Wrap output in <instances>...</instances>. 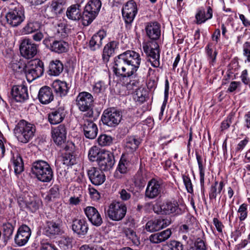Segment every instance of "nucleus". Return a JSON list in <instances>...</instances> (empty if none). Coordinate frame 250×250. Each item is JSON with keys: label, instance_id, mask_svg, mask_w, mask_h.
Listing matches in <instances>:
<instances>
[{"label": "nucleus", "instance_id": "nucleus-1", "mask_svg": "<svg viewBox=\"0 0 250 250\" xmlns=\"http://www.w3.org/2000/svg\"><path fill=\"white\" fill-rule=\"evenodd\" d=\"M141 62V58L138 53L126 51L114 58L113 72L118 77H130L136 74Z\"/></svg>", "mask_w": 250, "mask_h": 250}, {"label": "nucleus", "instance_id": "nucleus-2", "mask_svg": "<svg viewBox=\"0 0 250 250\" xmlns=\"http://www.w3.org/2000/svg\"><path fill=\"white\" fill-rule=\"evenodd\" d=\"M31 173L39 181L43 183H49L54 177L53 171L50 165L43 160H37L32 163Z\"/></svg>", "mask_w": 250, "mask_h": 250}, {"label": "nucleus", "instance_id": "nucleus-3", "mask_svg": "<svg viewBox=\"0 0 250 250\" xmlns=\"http://www.w3.org/2000/svg\"><path fill=\"white\" fill-rule=\"evenodd\" d=\"M36 129L34 124L24 120L19 121L14 132L18 140L22 143H27L34 136Z\"/></svg>", "mask_w": 250, "mask_h": 250}, {"label": "nucleus", "instance_id": "nucleus-4", "mask_svg": "<svg viewBox=\"0 0 250 250\" xmlns=\"http://www.w3.org/2000/svg\"><path fill=\"white\" fill-rule=\"evenodd\" d=\"M154 212L160 215H174L181 214L183 210L179 207V204L176 201H166L162 203H156L153 206Z\"/></svg>", "mask_w": 250, "mask_h": 250}, {"label": "nucleus", "instance_id": "nucleus-5", "mask_svg": "<svg viewBox=\"0 0 250 250\" xmlns=\"http://www.w3.org/2000/svg\"><path fill=\"white\" fill-rule=\"evenodd\" d=\"M93 96L87 92L80 93L76 98V104L79 109L81 111L87 112L86 113L83 115V116L86 118L93 116Z\"/></svg>", "mask_w": 250, "mask_h": 250}, {"label": "nucleus", "instance_id": "nucleus-6", "mask_svg": "<svg viewBox=\"0 0 250 250\" xmlns=\"http://www.w3.org/2000/svg\"><path fill=\"white\" fill-rule=\"evenodd\" d=\"M102 6L100 0H90L83 11V25H89L98 15Z\"/></svg>", "mask_w": 250, "mask_h": 250}, {"label": "nucleus", "instance_id": "nucleus-7", "mask_svg": "<svg viewBox=\"0 0 250 250\" xmlns=\"http://www.w3.org/2000/svg\"><path fill=\"white\" fill-rule=\"evenodd\" d=\"M143 48L146 54L147 61L151 65L155 68L160 65V49L158 44L156 42H146L143 44Z\"/></svg>", "mask_w": 250, "mask_h": 250}, {"label": "nucleus", "instance_id": "nucleus-8", "mask_svg": "<svg viewBox=\"0 0 250 250\" xmlns=\"http://www.w3.org/2000/svg\"><path fill=\"white\" fill-rule=\"evenodd\" d=\"M126 211L125 204L119 202H113L105 212V216L112 221H119L125 217Z\"/></svg>", "mask_w": 250, "mask_h": 250}, {"label": "nucleus", "instance_id": "nucleus-9", "mask_svg": "<svg viewBox=\"0 0 250 250\" xmlns=\"http://www.w3.org/2000/svg\"><path fill=\"white\" fill-rule=\"evenodd\" d=\"M43 72V62L39 59L31 61L26 66L25 70L26 77L29 81H32L42 76Z\"/></svg>", "mask_w": 250, "mask_h": 250}, {"label": "nucleus", "instance_id": "nucleus-10", "mask_svg": "<svg viewBox=\"0 0 250 250\" xmlns=\"http://www.w3.org/2000/svg\"><path fill=\"white\" fill-rule=\"evenodd\" d=\"M122 118L121 110L115 108H109L104 110L101 120L104 125L110 127H115L119 125Z\"/></svg>", "mask_w": 250, "mask_h": 250}, {"label": "nucleus", "instance_id": "nucleus-11", "mask_svg": "<svg viewBox=\"0 0 250 250\" xmlns=\"http://www.w3.org/2000/svg\"><path fill=\"white\" fill-rule=\"evenodd\" d=\"M7 24L13 27L20 25L25 19L24 11L22 7L18 6L10 10L6 15Z\"/></svg>", "mask_w": 250, "mask_h": 250}, {"label": "nucleus", "instance_id": "nucleus-12", "mask_svg": "<svg viewBox=\"0 0 250 250\" xmlns=\"http://www.w3.org/2000/svg\"><path fill=\"white\" fill-rule=\"evenodd\" d=\"M20 50L21 55L27 59L33 58L37 53L38 45L29 39H25L21 43Z\"/></svg>", "mask_w": 250, "mask_h": 250}, {"label": "nucleus", "instance_id": "nucleus-13", "mask_svg": "<svg viewBox=\"0 0 250 250\" xmlns=\"http://www.w3.org/2000/svg\"><path fill=\"white\" fill-rule=\"evenodd\" d=\"M122 15L126 24H130L137 13V4L134 1H127L122 8Z\"/></svg>", "mask_w": 250, "mask_h": 250}, {"label": "nucleus", "instance_id": "nucleus-14", "mask_svg": "<svg viewBox=\"0 0 250 250\" xmlns=\"http://www.w3.org/2000/svg\"><path fill=\"white\" fill-rule=\"evenodd\" d=\"M84 116L81 121V127L83 131L84 136L89 139H95L98 134V128L97 125L92 121L87 118L84 119Z\"/></svg>", "mask_w": 250, "mask_h": 250}, {"label": "nucleus", "instance_id": "nucleus-15", "mask_svg": "<svg viewBox=\"0 0 250 250\" xmlns=\"http://www.w3.org/2000/svg\"><path fill=\"white\" fill-rule=\"evenodd\" d=\"M66 128L63 124L52 129V138L56 145L60 146H64L66 142Z\"/></svg>", "mask_w": 250, "mask_h": 250}, {"label": "nucleus", "instance_id": "nucleus-16", "mask_svg": "<svg viewBox=\"0 0 250 250\" xmlns=\"http://www.w3.org/2000/svg\"><path fill=\"white\" fill-rule=\"evenodd\" d=\"M97 163L101 170H109L113 167L115 164L114 156L112 153L105 150L104 153H102L101 157Z\"/></svg>", "mask_w": 250, "mask_h": 250}, {"label": "nucleus", "instance_id": "nucleus-17", "mask_svg": "<svg viewBox=\"0 0 250 250\" xmlns=\"http://www.w3.org/2000/svg\"><path fill=\"white\" fill-rule=\"evenodd\" d=\"M31 234V231L28 226L22 225L19 227L14 237L15 244L19 246H24L29 240Z\"/></svg>", "mask_w": 250, "mask_h": 250}, {"label": "nucleus", "instance_id": "nucleus-18", "mask_svg": "<svg viewBox=\"0 0 250 250\" xmlns=\"http://www.w3.org/2000/svg\"><path fill=\"white\" fill-rule=\"evenodd\" d=\"M84 212L91 224L96 227L101 226L103 220L99 211L94 207L88 206L84 208Z\"/></svg>", "mask_w": 250, "mask_h": 250}, {"label": "nucleus", "instance_id": "nucleus-19", "mask_svg": "<svg viewBox=\"0 0 250 250\" xmlns=\"http://www.w3.org/2000/svg\"><path fill=\"white\" fill-rule=\"evenodd\" d=\"M161 190L162 186L160 183L155 179H152L148 182L145 197L149 199H154L161 194Z\"/></svg>", "mask_w": 250, "mask_h": 250}, {"label": "nucleus", "instance_id": "nucleus-20", "mask_svg": "<svg viewBox=\"0 0 250 250\" xmlns=\"http://www.w3.org/2000/svg\"><path fill=\"white\" fill-rule=\"evenodd\" d=\"M11 93L12 98L17 102H24L29 97L27 87L24 85L13 86Z\"/></svg>", "mask_w": 250, "mask_h": 250}, {"label": "nucleus", "instance_id": "nucleus-21", "mask_svg": "<svg viewBox=\"0 0 250 250\" xmlns=\"http://www.w3.org/2000/svg\"><path fill=\"white\" fill-rule=\"evenodd\" d=\"M171 222L168 219H157L148 221L146 225L147 231L152 232L158 231L170 225Z\"/></svg>", "mask_w": 250, "mask_h": 250}, {"label": "nucleus", "instance_id": "nucleus-22", "mask_svg": "<svg viewBox=\"0 0 250 250\" xmlns=\"http://www.w3.org/2000/svg\"><path fill=\"white\" fill-rule=\"evenodd\" d=\"M100 168L91 167L87 170V175L91 182L96 186L102 185L105 180V176Z\"/></svg>", "mask_w": 250, "mask_h": 250}, {"label": "nucleus", "instance_id": "nucleus-23", "mask_svg": "<svg viewBox=\"0 0 250 250\" xmlns=\"http://www.w3.org/2000/svg\"><path fill=\"white\" fill-rule=\"evenodd\" d=\"M71 228L74 233L80 237L84 236L89 229L88 223L85 219L74 220Z\"/></svg>", "mask_w": 250, "mask_h": 250}, {"label": "nucleus", "instance_id": "nucleus-24", "mask_svg": "<svg viewBox=\"0 0 250 250\" xmlns=\"http://www.w3.org/2000/svg\"><path fill=\"white\" fill-rule=\"evenodd\" d=\"M106 36L104 30H100L93 35L89 42V47L91 51H96L101 48L103 39Z\"/></svg>", "mask_w": 250, "mask_h": 250}, {"label": "nucleus", "instance_id": "nucleus-25", "mask_svg": "<svg viewBox=\"0 0 250 250\" xmlns=\"http://www.w3.org/2000/svg\"><path fill=\"white\" fill-rule=\"evenodd\" d=\"M145 30L146 35L152 40H157L160 37V25L158 22L154 21L147 23Z\"/></svg>", "mask_w": 250, "mask_h": 250}, {"label": "nucleus", "instance_id": "nucleus-26", "mask_svg": "<svg viewBox=\"0 0 250 250\" xmlns=\"http://www.w3.org/2000/svg\"><path fill=\"white\" fill-rule=\"evenodd\" d=\"M82 8L80 3L73 4L67 8L66 15L72 21H78L82 19L83 21V13L82 14Z\"/></svg>", "mask_w": 250, "mask_h": 250}, {"label": "nucleus", "instance_id": "nucleus-27", "mask_svg": "<svg viewBox=\"0 0 250 250\" xmlns=\"http://www.w3.org/2000/svg\"><path fill=\"white\" fill-rule=\"evenodd\" d=\"M43 233L49 237H53L61 233L60 224L53 221L46 222L43 228Z\"/></svg>", "mask_w": 250, "mask_h": 250}, {"label": "nucleus", "instance_id": "nucleus-28", "mask_svg": "<svg viewBox=\"0 0 250 250\" xmlns=\"http://www.w3.org/2000/svg\"><path fill=\"white\" fill-rule=\"evenodd\" d=\"M38 99L42 104H48L54 99V95L50 87L44 86L41 87L38 93Z\"/></svg>", "mask_w": 250, "mask_h": 250}, {"label": "nucleus", "instance_id": "nucleus-29", "mask_svg": "<svg viewBox=\"0 0 250 250\" xmlns=\"http://www.w3.org/2000/svg\"><path fill=\"white\" fill-rule=\"evenodd\" d=\"M212 9L210 6L207 7L206 13L204 9L201 8L198 9L195 15V23L201 24L205 22L207 20L212 18Z\"/></svg>", "mask_w": 250, "mask_h": 250}, {"label": "nucleus", "instance_id": "nucleus-30", "mask_svg": "<svg viewBox=\"0 0 250 250\" xmlns=\"http://www.w3.org/2000/svg\"><path fill=\"white\" fill-rule=\"evenodd\" d=\"M171 230L170 229L159 232L151 234L149 237L150 241L154 244H159L167 240L171 235Z\"/></svg>", "mask_w": 250, "mask_h": 250}, {"label": "nucleus", "instance_id": "nucleus-31", "mask_svg": "<svg viewBox=\"0 0 250 250\" xmlns=\"http://www.w3.org/2000/svg\"><path fill=\"white\" fill-rule=\"evenodd\" d=\"M62 62L57 59L51 61L49 65L48 74L51 76H58L63 70Z\"/></svg>", "mask_w": 250, "mask_h": 250}, {"label": "nucleus", "instance_id": "nucleus-32", "mask_svg": "<svg viewBox=\"0 0 250 250\" xmlns=\"http://www.w3.org/2000/svg\"><path fill=\"white\" fill-rule=\"evenodd\" d=\"M52 86L56 94L61 97L66 95L69 89L66 83L60 80L54 81L52 83Z\"/></svg>", "mask_w": 250, "mask_h": 250}, {"label": "nucleus", "instance_id": "nucleus-33", "mask_svg": "<svg viewBox=\"0 0 250 250\" xmlns=\"http://www.w3.org/2000/svg\"><path fill=\"white\" fill-rule=\"evenodd\" d=\"M65 115L64 109L59 108L49 114L48 120L51 124L56 125L62 122Z\"/></svg>", "mask_w": 250, "mask_h": 250}, {"label": "nucleus", "instance_id": "nucleus-34", "mask_svg": "<svg viewBox=\"0 0 250 250\" xmlns=\"http://www.w3.org/2000/svg\"><path fill=\"white\" fill-rule=\"evenodd\" d=\"M118 45L116 42L112 41L107 43L104 47L102 59L104 62H107L110 57L114 53L115 49Z\"/></svg>", "mask_w": 250, "mask_h": 250}, {"label": "nucleus", "instance_id": "nucleus-35", "mask_svg": "<svg viewBox=\"0 0 250 250\" xmlns=\"http://www.w3.org/2000/svg\"><path fill=\"white\" fill-rule=\"evenodd\" d=\"M141 143L139 138L135 136H128L125 139V148L128 152L135 151Z\"/></svg>", "mask_w": 250, "mask_h": 250}, {"label": "nucleus", "instance_id": "nucleus-36", "mask_svg": "<svg viewBox=\"0 0 250 250\" xmlns=\"http://www.w3.org/2000/svg\"><path fill=\"white\" fill-rule=\"evenodd\" d=\"M68 44L62 40H54L52 42L51 51L57 53H62L67 51Z\"/></svg>", "mask_w": 250, "mask_h": 250}, {"label": "nucleus", "instance_id": "nucleus-37", "mask_svg": "<svg viewBox=\"0 0 250 250\" xmlns=\"http://www.w3.org/2000/svg\"><path fill=\"white\" fill-rule=\"evenodd\" d=\"M146 180V176L145 170L140 167L134 176L133 181L136 186L141 187L145 185Z\"/></svg>", "mask_w": 250, "mask_h": 250}, {"label": "nucleus", "instance_id": "nucleus-38", "mask_svg": "<svg viewBox=\"0 0 250 250\" xmlns=\"http://www.w3.org/2000/svg\"><path fill=\"white\" fill-rule=\"evenodd\" d=\"M15 226L11 223L6 222L2 225V237L4 242H7L12 236Z\"/></svg>", "mask_w": 250, "mask_h": 250}, {"label": "nucleus", "instance_id": "nucleus-39", "mask_svg": "<svg viewBox=\"0 0 250 250\" xmlns=\"http://www.w3.org/2000/svg\"><path fill=\"white\" fill-rule=\"evenodd\" d=\"M13 163L14 167V172L16 174L21 173L24 170V164L21 156L19 154L13 155Z\"/></svg>", "mask_w": 250, "mask_h": 250}, {"label": "nucleus", "instance_id": "nucleus-40", "mask_svg": "<svg viewBox=\"0 0 250 250\" xmlns=\"http://www.w3.org/2000/svg\"><path fill=\"white\" fill-rule=\"evenodd\" d=\"M105 151V150L101 149L96 146H92L88 151V156L89 160L92 162L96 161L97 162L102 153H104Z\"/></svg>", "mask_w": 250, "mask_h": 250}, {"label": "nucleus", "instance_id": "nucleus-41", "mask_svg": "<svg viewBox=\"0 0 250 250\" xmlns=\"http://www.w3.org/2000/svg\"><path fill=\"white\" fill-rule=\"evenodd\" d=\"M65 0H53L50 3L51 8L57 15L61 14L64 9Z\"/></svg>", "mask_w": 250, "mask_h": 250}, {"label": "nucleus", "instance_id": "nucleus-42", "mask_svg": "<svg viewBox=\"0 0 250 250\" xmlns=\"http://www.w3.org/2000/svg\"><path fill=\"white\" fill-rule=\"evenodd\" d=\"M40 23L37 21H29L22 29L24 34H29L38 31L40 28Z\"/></svg>", "mask_w": 250, "mask_h": 250}, {"label": "nucleus", "instance_id": "nucleus-43", "mask_svg": "<svg viewBox=\"0 0 250 250\" xmlns=\"http://www.w3.org/2000/svg\"><path fill=\"white\" fill-rule=\"evenodd\" d=\"M162 250H184V247L179 241L172 240L165 245Z\"/></svg>", "mask_w": 250, "mask_h": 250}, {"label": "nucleus", "instance_id": "nucleus-44", "mask_svg": "<svg viewBox=\"0 0 250 250\" xmlns=\"http://www.w3.org/2000/svg\"><path fill=\"white\" fill-rule=\"evenodd\" d=\"M62 163L67 166H71L76 163V157L73 153L65 152L62 156Z\"/></svg>", "mask_w": 250, "mask_h": 250}, {"label": "nucleus", "instance_id": "nucleus-45", "mask_svg": "<svg viewBox=\"0 0 250 250\" xmlns=\"http://www.w3.org/2000/svg\"><path fill=\"white\" fill-rule=\"evenodd\" d=\"M146 90L144 87L139 86L135 90L134 99L142 103L146 101Z\"/></svg>", "mask_w": 250, "mask_h": 250}, {"label": "nucleus", "instance_id": "nucleus-46", "mask_svg": "<svg viewBox=\"0 0 250 250\" xmlns=\"http://www.w3.org/2000/svg\"><path fill=\"white\" fill-rule=\"evenodd\" d=\"M60 187L58 185H54L49 190L45 199L48 201H51L53 199L59 197Z\"/></svg>", "mask_w": 250, "mask_h": 250}, {"label": "nucleus", "instance_id": "nucleus-47", "mask_svg": "<svg viewBox=\"0 0 250 250\" xmlns=\"http://www.w3.org/2000/svg\"><path fill=\"white\" fill-rule=\"evenodd\" d=\"M188 250H207V249L205 241L198 238Z\"/></svg>", "mask_w": 250, "mask_h": 250}, {"label": "nucleus", "instance_id": "nucleus-48", "mask_svg": "<svg viewBox=\"0 0 250 250\" xmlns=\"http://www.w3.org/2000/svg\"><path fill=\"white\" fill-rule=\"evenodd\" d=\"M112 137L105 134H101L98 138L99 145L102 146H109L112 143Z\"/></svg>", "mask_w": 250, "mask_h": 250}, {"label": "nucleus", "instance_id": "nucleus-49", "mask_svg": "<svg viewBox=\"0 0 250 250\" xmlns=\"http://www.w3.org/2000/svg\"><path fill=\"white\" fill-rule=\"evenodd\" d=\"M125 236L131 240L134 245L138 246L140 244L139 239L133 230L127 228L125 230Z\"/></svg>", "mask_w": 250, "mask_h": 250}, {"label": "nucleus", "instance_id": "nucleus-50", "mask_svg": "<svg viewBox=\"0 0 250 250\" xmlns=\"http://www.w3.org/2000/svg\"><path fill=\"white\" fill-rule=\"evenodd\" d=\"M129 165V162L125 159L121 158L119 161L117 170L122 174L126 173L128 170V167Z\"/></svg>", "mask_w": 250, "mask_h": 250}, {"label": "nucleus", "instance_id": "nucleus-51", "mask_svg": "<svg viewBox=\"0 0 250 250\" xmlns=\"http://www.w3.org/2000/svg\"><path fill=\"white\" fill-rule=\"evenodd\" d=\"M26 65L20 62H13L11 64V67L16 72L25 73V70Z\"/></svg>", "mask_w": 250, "mask_h": 250}, {"label": "nucleus", "instance_id": "nucleus-52", "mask_svg": "<svg viewBox=\"0 0 250 250\" xmlns=\"http://www.w3.org/2000/svg\"><path fill=\"white\" fill-rule=\"evenodd\" d=\"M140 86V83L137 80H131L129 83H128L126 87L128 91V93H132L133 92L134 90H136V89L138 88Z\"/></svg>", "mask_w": 250, "mask_h": 250}, {"label": "nucleus", "instance_id": "nucleus-53", "mask_svg": "<svg viewBox=\"0 0 250 250\" xmlns=\"http://www.w3.org/2000/svg\"><path fill=\"white\" fill-rule=\"evenodd\" d=\"M182 178L188 192L192 193L193 192V189L190 178L186 175H183Z\"/></svg>", "mask_w": 250, "mask_h": 250}, {"label": "nucleus", "instance_id": "nucleus-54", "mask_svg": "<svg viewBox=\"0 0 250 250\" xmlns=\"http://www.w3.org/2000/svg\"><path fill=\"white\" fill-rule=\"evenodd\" d=\"M43 14L44 17L48 19L54 18L58 16L53 9L51 8L50 5H48L45 8Z\"/></svg>", "mask_w": 250, "mask_h": 250}, {"label": "nucleus", "instance_id": "nucleus-55", "mask_svg": "<svg viewBox=\"0 0 250 250\" xmlns=\"http://www.w3.org/2000/svg\"><path fill=\"white\" fill-rule=\"evenodd\" d=\"M247 205L246 204H242L238 210L239 213V219L240 221L244 220L247 216Z\"/></svg>", "mask_w": 250, "mask_h": 250}, {"label": "nucleus", "instance_id": "nucleus-56", "mask_svg": "<svg viewBox=\"0 0 250 250\" xmlns=\"http://www.w3.org/2000/svg\"><path fill=\"white\" fill-rule=\"evenodd\" d=\"M39 203L35 200H32L26 203V208L32 212L36 211L39 208Z\"/></svg>", "mask_w": 250, "mask_h": 250}, {"label": "nucleus", "instance_id": "nucleus-57", "mask_svg": "<svg viewBox=\"0 0 250 250\" xmlns=\"http://www.w3.org/2000/svg\"><path fill=\"white\" fill-rule=\"evenodd\" d=\"M59 245L63 250L69 249L71 247L70 239L69 238L62 239L59 242Z\"/></svg>", "mask_w": 250, "mask_h": 250}, {"label": "nucleus", "instance_id": "nucleus-58", "mask_svg": "<svg viewBox=\"0 0 250 250\" xmlns=\"http://www.w3.org/2000/svg\"><path fill=\"white\" fill-rule=\"evenodd\" d=\"M130 192L128 189H122L119 192L121 199L123 201L128 200L131 198Z\"/></svg>", "mask_w": 250, "mask_h": 250}, {"label": "nucleus", "instance_id": "nucleus-59", "mask_svg": "<svg viewBox=\"0 0 250 250\" xmlns=\"http://www.w3.org/2000/svg\"><path fill=\"white\" fill-rule=\"evenodd\" d=\"M243 54L247 57L246 62H250V42H246L243 45Z\"/></svg>", "mask_w": 250, "mask_h": 250}, {"label": "nucleus", "instance_id": "nucleus-60", "mask_svg": "<svg viewBox=\"0 0 250 250\" xmlns=\"http://www.w3.org/2000/svg\"><path fill=\"white\" fill-rule=\"evenodd\" d=\"M206 52L208 56L212 60V62H214L216 59L217 55L216 51L213 53V50L210 48V44H208L206 47Z\"/></svg>", "mask_w": 250, "mask_h": 250}, {"label": "nucleus", "instance_id": "nucleus-61", "mask_svg": "<svg viewBox=\"0 0 250 250\" xmlns=\"http://www.w3.org/2000/svg\"><path fill=\"white\" fill-rule=\"evenodd\" d=\"M105 89V85L104 82L99 81L96 83L94 86L93 90L96 93H100L104 91Z\"/></svg>", "mask_w": 250, "mask_h": 250}, {"label": "nucleus", "instance_id": "nucleus-62", "mask_svg": "<svg viewBox=\"0 0 250 250\" xmlns=\"http://www.w3.org/2000/svg\"><path fill=\"white\" fill-rule=\"evenodd\" d=\"M89 193L91 198L94 200H98L100 198L99 192L93 188H89Z\"/></svg>", "mask_w": 250, "mask_h": 250}, {"label": "nucleus", "instance_id": "nucleus-63", "mask_svg": "<svg viewBox=\"0 0 250 250\" xmlns=\"http://www.w3.org/2000/svg\"><path fill=\"white\" fill-rule=\"evenodd\" d=\"M218 188L214 187H210L209 191V198L210 200L215 199L218 194Z\"/></svg>", "mask_w": 250, "mask_h": 250}, {"label": "nucleus", "instance_id": "nucleus-64", "mask_svg": "<svg viewBox=\"0 0 250 250\" xmlns=\"http://www.w3.org/2000/svg\"><path fill=\"white\" fill-rule=\"evenodd\" d=\"M248 71L246 69L242 71L241 76V78L242 82L245 84H250V80L248 77Z\"/></svg>", "mask_w": 250, "mask_h": 250}]
</instances>
